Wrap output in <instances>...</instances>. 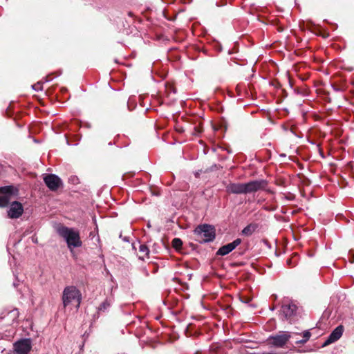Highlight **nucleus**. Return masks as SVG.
<instances>
[{
  "label": "nucleus",
  "mask_w": 354,
  "mask_h": 354,
  "mask_svg": "<svg viewBox=\"0 0 354 354\" xmlns=\"http://www.w3.org/2000/svg\"><path fill=\"white\" fill-rule=\"evenodd\" d=\"M303 339H297L295 341V343L298 344V343H301V344H304L306 343L310 338V333L308 332V331H305L303 333Z\"/></svg>",
  "instance_id": "16"
},
{
  "label": "nucleus",
  "mask_w": 354,
  "mask_h": 354,
  "mask_svg": "<svg viewBox=\"0 0 354 354\" xmlns=\"http://www.w3.org/2000/svg\"><path fill=\"white\" fill-rule=\"evenodd\" d=\"M197 239L200 242L212 241L215 238V230L209 225H202L198 226L194 230Z\"/></svg>",
  "instance_id": "3"
},
{
  "label": "nucleus",
  "mask_w": 354,
  "mask_h": 354,
  "mask_svg": "<svg viewBox=\"0 0 354 354\" xmlns=\"http://www.w3.org/2000/svg\"><path fill=\"white\" fill-rule=\"evenodd\" d=\"M343 327L342 326H337L329 335L328 339L325 341L323 346H328L337 340H338L342 335L343 333Z\"/></svg>",
  "instance_id": "11"
},
{
  "label": "nucleus",
  "mask_w": 354,
  "mask_h": 354,
  "mask_svg": "<svg viewBox=\"0 0 354 354\" xmlns=\"http://www.w3.org/2000/svg\"><path fill=\"white\" fill-rule=\"evenodd\" d=\"M262 354H270V353H263Z\"/></svg>",
  "instance_id": "20"
},
{
  "label": "nucleus",
  "mask_w": 354,
  "mask_h": 354,
  "mask_svg": "<svg viewBox=\"0 0 354 354\" xmlns=\"http://www.w3.org/2000/svg\"><path fill=\"white\" fill-rule=\"evenodd\" d=\"M31 347V342L29 339H21L14 344V349L17 354H28Z\"/></svg>",
  "instance_id": "8"
},
{
  "label": "nucleus",
  "mask_w": 354,
  "mask_h": 354,
  "mask_svg": "<svg viewBox=\"0 0 354 354\" xmlns=\"http://www.w3.org/2000/svg\"><path fill=\"white\" fill-rule=\"evenodd\" d=\"M149 250L147 245L139 243V259L144 260L145 257H148Z\"/></svg>",
  "instance_id": "14"
},
{
  "label": "nucleus",
  "mask_w": 354,
  "mask_h": 354,
  "mask_svg": "<svg viewBox=\"0 0 354 354\" xmlns=\"http://www.w3.org/2000/svg\"><path fill=\"white\" fill-rule=\"evenodd\" d=\"M57 232L66 241L67 247L71 251L82 246V242L78 230L60 225L57 228Z\"/></svg>",
  "instance_id": "1"
},
{
  "label": "nucleus",
  "mask_w": 354,
  "mask_h": 354,
  "mask_svg": "<svg viewBox=\"0 0 354 354\" xmlns=\"http://www.w3.org/2000/svg\"><path fill=\"white\" fill-rule=\"evenodd\" d=\"M290 335L287 332L280 333L279 335L271 337L268 339V344H272L276 346L281 347L288 342L290 338Z\"/></svg>",
  "instance_id": "6"
},
{
  "label": "nucleus",
  "mask_w": 354,
  "mask_h": 354,
  "mask_svg": "<svg viewBox=\"0 0 354 354\" xmlns=\"http://www.w3.org/2000/svg\"><path fill=\"white\" fill-rule=\"evenodd\" d=\"M267 183L266 180H254L248 183H244L245 194H250L263 189L266 187Z\"/></svg>",
  "instance_id": "5"
},
{
  "label": "nucleus",
  "mask_w": 354,
  "mask_h": 354,
  "mask_svg": "<svg viewBox=\"0 0 354 354\" xmlns=\"http://www.w3.org/2000/svg\"><path fill=\"white\" fill-rule=\"evenodd\" d=\"M35 86H36V85H34V86H32V88H33L34 89H36Z\"/></svg>",
  "instance_id": "19"
},
{
  "label": "nucleus",
  "mask_w": 354,
  "mask_h": 354,
  "mask_svg": "<svg viewBox=\"0 0 354 354\" xmlns=\"http://www.w3.org/2000/svg\"><path fill=\"white\" fill-rule=\"evenodd\" d=\"M62 300L64 308L74 305L78 308L82 301V293L80 290L74 286H69L64 288Z\"/></svg>",
  "instance_id": "2"
},
{
  "label": "nucleus",
  "mask_w": 354,
  "mask_h": 354,
  "mask_svg": "<svg viewBox=\"0 0 354 354\" xmlns=\"http://www.w3.org/2000/svg\"><path fill=\"white\" fill-rule=\"evenodd\" d=\"M227 192L232 194H245L244 183H232L227 186Z\"/></svg>",
  "instance_id": "12"
},
{
  "label": "nucleus",
  "mask_w": 354,
  "mask_h": 354,
  "mask_svg": "<svg viewBox=\"0 0 354 354\" xmlns=\"http://www.w3.org/2000/svg\"><path fill=\"white\" fill-rule=\"evenodd\" d=\"M17 189L13 186L0 187V207H6L10 201L12 195H17Z\"/></svg>",
  "instance_id": "4"
},
{
  "label": "nucleus",
  "mask_w": 354,
  "mask_h": 354,
  "mask_svg": "<svg viewBox=\"0 0 354 354\" xmlns=\"http://www.w3.org/2000/svg\"><path fill=\"white\" fill-rule=\"evenodd\" d=\"M183 245L182 241L178 238H175L172 241V246L176 248V250H178L181 248Z\"/></svg>",
  "instance_id": "17"
},
{
  "label": "nucleus",
  "mask_w": 354,
  "mask_h": 354,
  "mask_svg": "<svg viewBox=\"0 0 354 354\" xmlns=\"http://www.w3.org/2000/svg\"><path fill=\"white\" fill-rule=\"evenodd\" d=\"M111 306V301L108 299L105 300L102 304L99 306L98 310L104 311Z\"/></svg>",
  "instance_id": "18"
},
{
  "label": "nucleus",
  "mask_w": 354,
  "mask_h": 354,
  "mask_svg": "<svg viewBox=\"0 0 354 354\" xmlns=\"http://www.w3.org/2000/svg\"><path fill=\"white\" fill-rule=\"evenodd\" d=\"M24 213V207L21 203L14 201L10 204L9 210L8 211V217L10 218H18Z\"/></svg>",
  "instance_id": "9"
},
{
  "label": "nucleus",
  "mask_w": 354,
  "mask_h": 354,
  "mask_svg": "<svg viewBox=\"0 0 354 354\" xmlns=\"http://www.w3.org/2000/svg\"><path fill=\"white\" fill-rule=\"evenodd\" d=\"M46 186L52 191L57 190L62 185L61 179L55 174H46L44 177Z\"/></svg>",
  "instance_id": "7"
},
{
  "label": "nucleus",
  "mask_w": 354,
  "mask_h": 354,
  "mask_svg": "<svg viewBox=\"0 0 354 354\" xmlns=\"http://www.w3.org/2000/svg\"><path fill=\"white\" fill-rule=\"evenodd\" d=\"M241 241L240 239H236L233 242L226 244L217 251V254L224 256L229 254L233 250H234L240 243Z\"/></svg>",
  "instance_id": "10"
},
{
  "label": "nucleus",
  "mask_w": 354,
  "mask_h": 354,
  "mask_svg": "<svg viewBox=\"0 0 354 354\" xmlns=\"http://www.w3.org/2000/svg\"><path fill=\"white\" fill-rule=\"evenodd\" d=\"M256 225L254 224H250L243 228L242 234L245 236H250L256 230Z\"/></svg>",
  "instance_id": "15"
},
{
  "label": "nucleus",
  "mask_w": 354,
  "mask_h": 354,
  "mask_svg": "<svg viewBox=\"0 0 354 354\" xmlns=\"http://www.w3.org/2000/svg\"><path fill=\"white\" fill-rule=\"evenodd\" d=\"M297 306L293 304H283L281 307V313L286 318H288L293 315L296 311Z\"/></svg>",
  "instance_id": "13"
}]
</instances>
